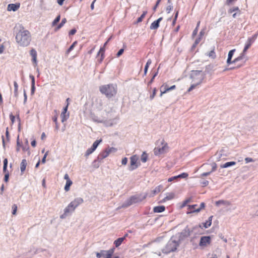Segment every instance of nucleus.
Listing matches in <instances>:
<instances>
[{
    "label": "nucleus",
    "mask_w": 258,
    "mask_h": 258,
    "mask_svg": "<svg viewBox=\"0 0 258 258\" xmlns=\"http://www.w3.org/2000/svg\"><path fill=\"white\" fill-rule=\"evenodd\" d=\"M20 28L16 35V42L21 46H27L31 40L30 33L23 26H21Z\"/></svg>",
    "instance_id": "nucleus-1"
},
{
    "label": "nucleus",
    "mask_w": 258,
    "mask_h": 258,
    "mask_svg": "<svg viewBox=\"0 0 258 258\" xmlns=\"http://www.w3.org/2000/svg\"><path fill=\"white\" fill-rule=\"evenodd\" d=\"M202 227L201 225H196L190 228L188 226H186L181 232L176 234V237L178 240L180 242L184 240L185 238L189 236L191 234H198Z\"/></svg>",
    "instance_id": "nucleus-2"
},
{
    "label": "nucleus",
    "mask_w": 258,
    "mask_h": 258,
    "mask_svg": "<svg viewBox=\"0 0 258 258\" xmlns=\"http://www.w3.org/2000/svg\"><path fill=\"white\" fill-rule=\"evenodd\" d=\"M180 243V242L177 238L176 235L172 236L166 246L162 249V252L167 254L175 251L179 245Z\"/></svg>",
    "instance_id": "nucleus-3"
},
{
    "label": "nucleus",
    "mask_w": 258,
    "mask_h": 258,
    "mask_svg": "<svg viewBox=\"0 0 258 258\" xmlns=\"http://www.w3.org/2000/svg\"><path fill=\"white\" fill-rule=\"evenodd\" d=\"M100 92L110 98L114 96L117 92L116 85L112 84L104 85L99 87Z\"/></svg>",
    "instance_id": "nucleus-4"
},
{
    "label": "nucleus",
    "mask_w": 258,
    "mask_h": 258,
    "mask_svg": "<svg viewBox=\"0 0 258 258\" xmlns=\"http://www.w3.org/2000/svg\"><path fill=\"white\" fill-rule=\"evenodd\" d=\"M146 197L147 194H140L133 196L131 197L129 199L126 200L118 208H127L133 204L138 203L139 202L142 201L145 199H146Z\"/></svg>",
    "instance_id": "nucleus-5"
},
{
    "label": "nucleus",
    "mask_w": 258,
    "mask_h": 258,
    "mask_svg": "<svg viewBox=\"0 0 258 258\" xmlns=\"http://www.w3.org/2000/svg\"><path fill=\"white\" fill-rule=\"evenodd\" d=\"M205 75L202 71L193 70L191 72L190 78L192 80V82L200 85L204 79Z\"/></svg>",
    "instance_id": "nucleus-6"
},
{
    "label": "nucleus",
    "mask_w": 258,
    "mask_h": 258,
    "mask_svg": "<svg viewBox=\"0 0 258 258\" xmlns=\"http://www.w3.org/2000/svg\"><path fill=\"white\" fill-rule=\"evenodd\" d=\"M161 146L155 147L154 149V153L156 156H159L161 154L166 153L168 150L167 143H165L163 140L161 141Z\"/></svg>",
    "instance_id": "nucleus-7"
},
{
    "label": "nucleus",
    "mask_w": 258,
    "mask_h": 258,
    "mask_svg": "<svg viewBox=\"0 0 258 258\" xmlns=\"http://www.w3.org/2000/svg\"><path fill=\"white\" fill-rule=\"evenodd\" d=\"M77 207L70 203L69 205L64 209V213L63 214L60 216V218L64 219L68 216L70 213L73 212Z\"/></svg>",
    "instance_id": "nucleus-8"
},
{
    "label": "nucleus",
    "mask_w": 258,
    "mask_h": 258,
    "mask_svg": "<svg viewBox=\"0 0 258 258\" xmlns=\"http://www.w3.org/2000/svg\"><path fill=\"white\" fill-rule=\"evenodd\" d=\"M138 157L137 155H133L130 158V165L128 167V170L131 171H133L139 167L137 163Z\"/></svg>",
    "instance_id": "nucleus-9"
},
{
    "label": "nucleus",
    "mask_w": 258,
    "mask_h": 258,
    "mask_svg": "<svg viewBox=\"0 0 258 258\" xmlns=\"http://www.w3.org/2000/svg\"><path fill=\"white\" fill-rule=\"evenodd\" d=\"M211 238L210 236H202L199 242V246L201 247L206 246L208 244H210Z\"/></svg>",
    "instance_id": "nucleus-10"
},
{
    "label": "nucleus",
    "mask_w": 258,
    "mask_h": 258,
    "mask_svg": "<svg viewBox=\"0 0 258 258\" xmlns=\"http://www.w3.org/2000/svg\"><path fill=\"white\" fill-rule=\"evenodd\" d=\"M114 250H115L114 247L111 248L108 250H102L99 252L96 253V256L97 258H100L101 256H104L106 258V256H107V254H108L109 251H112V255H113L114 252Z\"/></svg>",
    "instance_id": "nucleus-11"
},
{
    "label": "nucleus",
    "mask_w": 258,
    "mask_h": 258,
    "mask_svg": "<svg viewBox=\"0 0 258 258\" xmlns=\"http://www.w3.org/2000/svg\"><path fill=\"white\" fill-rule=\"evenodd\" d=\"M69 104L68 103L67 105L63 108V111L61 113L60 117L61 118V122H64L66 121L69 117V113L67 114V112Z\"/></svg>",
    "instance_id": "nucleus-12"
},
{
    "label": "nucleus",
    "mask_w": 258,
    "mask_h": 258,
    "mask_svg": "<svg viewBox=\"0 0 258 258\" xmlns=\"http://www.w3.org/2000/svg\"><path fill=\"white\" fill-rule=\"evenodd\" d=\"M109 153H108V151L106 149L105 150L102 151L98 156L97 159L96 160H95L94 161V163H95L97 161H101V160H103V159L105 158L109 155Z\"/></svg>",
    "instance_id": "nucleus-13"
},
{
    "label": "nucleus",
    "mask_w": 258,
    "mask_h": 258,
    "mask_svg": "<svg viewBox=\"0 0 258 258\" xmlns=\"http://www.w3.org/2000/svg\"><path fill=\"white\" fill-rule=\"evenodd\" d=\"M188 175L187 173L183 172V173H182L181 174H179L178 175L172 176L171 177L169 178L168 179V181L171 182V181H172L174 180H176L178 178H185L188 176Z\"/></svg>",
    "instance_id": "nucleus-14"
},
{
    "label": "nucleus",
    "mask_w": 258,
    "mask_h": 258,
    "mask_svg": "<svg viewBox=\"0 0 258 258\" xmlns=\"http://www.w3.org/2000/svg\"><path fill=\"white\" fill-rule=\"evenodd\" d=\"M162 20V18L160 17L156 21H154L150 26V29L151 30H156L159 27V23Z\"/></svg>",
    "instance_id": "nucleus-15"
},
{
    "label": "nucleus",
    "mask_w": 258,
    "mask_h": 258,
    "mask_svg": "<svg viewBox=\"0 0 258 258\" xmlns=\"http://www.w3.org/2000/svg\"><path fill=\"white\" fill-rule=\"evenodd\" d=\"M20 7V4H10L8 6L7 10L9 11H13L14 12L16 11Z\"/></svg>",
    "instance_id": "nucleus-16"
},
{
    "label": "nucleus",
    "mask_w": 258,
    "mask_h": 258,
    "mask_svg": "<svg viewBox=\"0 0 258 258\" xmlns=\"http://www.w3.org/2000/svg\"><path fill=\"white\" fill-rule=\"evenodd\" d=\"M235 51V49H232L229 51L228 54V58L227 59V63L228 64H230L231 63H233L231 59L234 55V52Z\"/></svg>",
    "instance_id": "nucleus-17"
},
{
    "label": "nucleus",
    "mask_w": 258,
    "mask_h": 258,
    "mask_svg": "<svg viewBox=\"0 0 258 258\" xmlns=\"http://www.w3.org/2000/svg\"><path fill=\"white\" fill-rule=\"evenodd\" d=\"M197 205H192L188 206V209L190 210L189 212H187V214H190L194 212H199L201 211V209H196V207H197Z\"/></svg>",
    "instance_id": "nucleus-18"
},
{
    "label": "nucleus",
    "mask_w": 258,
    "mask_h": 258,
    "mask_svg": "<svg viewBox=\"0 0 258 258\" xmlns=\"http://www.w3.org/2000/svg\"><path fill=\"white\" fill-rule=\"evenodd\" d=\"M27 165V160L25 159H23L20 163V170L21 174H23V172L25 170Z\"/></svg>",
    "instance_id": "nucleus-19"
},
{
    "label": "nucleus",
    "mask_w": 258,
    "mask_h": 258,
    "mask_svg": "<svg viewBox=\"0 0 258 258\" xmlns=\"http://www.w3.org/2000/svg\"><path fill=\"white\" fill-rule=\"evenodd\" d=\"M245 52H244V49H243L242 52L240 54V55L239 56H238L237 57H236V58H235L232 61V62L236 63V62H238V61L243 60L244 59H245V60H246V57L245 55Z\"/></svg>",
    "instance_id": "nucleus-20"
},
{
    "label": "nucleus",
    "mask_w": 258,
    "mask_h": 258,
    "mask_svg": "<svg viewBox=\"0 0 258 258\" xmlns=\"http://www.w3.org/2000/svg\"><path fill=\"white\" fill-rule=\"evenodd\" d=\"M165 207L164 206H156L153 209V211L155 213H161L164 211Z\"/></svg>",
    "instance_id": "nucleus-21"
},
{
    "label": "nucleus",
    "mask_w": 258,
    "mask_h": 258,
    "mask_svg": "<svg viewBox=\"0 0 258 258\" xmlns=\"http://www.w3.org/2000/svg\"><path fill=\"white\" fill-rule=\"evenodd\" d=\"M83 202V200L82 198H77L74 201L71 202V203L75 205V206L77 207L79 205H80Z\"/></svg>",
    "instance_id": "nucleus-22"
},
{
    "label": "nucleus",
    "mask_w": 258,
    "mask_h": 258,
    "mask_svg": "<svg viewBox=\"0 0 258 258\" xmlns=\"http://www.w3.org/2000/svg\"><path fill=\"white\" fill-rule=\"evenodd\" d=\"M30 54L32 57V61L37 64V52L34 49H32L30 51Z\"/></svg>",
    "instance_id": "nucleus-23"
},
{
    "label": "nucleus",
    "mask_w": 258,
    "mask_h": 258,
    "mask_svg": "<svg viewBox=\"0 0 258 258\" xmlns=\"http://www.w3.org/2000/svg\"><path fill=\"white\" fill-rule=\"evenodd\" d=\"M54 112L55 113V115L52 117V120L55 123V128L56 131H58L59 129V126L57 122V113L56 110H54Z\"/></svg>",
    "instance_id": "nucleus-24"
},
{
    "label": "nucleus",
    "mask_w": 258,
    "mask_h": 258,
    "mask_svg": "<svg viewBox=\"0 0 258 258\" xmlns=\"http://www.w3.org/2000/svg\"><path fill=\"white\" fill-rule=\"evenodd\" d=\"M162 188V186L161 185L156 187L152 191V194L150 196L153 197L154 195L159 193L161 190Z\"/></svg>",
    "instance_id": "nucleus-25"
},
{
    "label": "nucleus",
    "mask_w": 258,
    "mask_h": 258,
    "mask_svg": "<svg viewBox=\"0 0 258 258\" xmlns=\"http://www.w3.org/2000/svg\"><path fill=\"white\" fill-rule=\"evenodd\" d=\"M197 237L194 236L191 237L190 239V242L192 244L194 248H197L198 246L197 242L196 241Z\"/></svg>",
    "instance_id": "nucleus-26"
},
{
    "label": "nucleus",
    "mask_w": 258,
    "mask_h": 258,
    "mask_svg": "<svg viewBox=\"0 0 258 258\" xmlns=\"http://www.w3.org/2000/svg\"><path fill=\"white\" fill-rule=\"evenodd\" d=\"M229 202L227 201H224V200H219V201H216V203H215V205L216 206H220V205H225V206H228L229 205Z\"/></svg>",
    "instance_id": "nucleus-27"
},
{
    "label": "nucleus",
    "mask_w": 258,
    "mask_h": 258,
    "mask_svg": "<svg viewBox=\"0 0 258 258\" xmlns=\"http://www.w3.org/2000/svg\"><path fill=\"white\" fill-rule=\"evenodd\" d=\"M253 42H253L252 40L248 38L246 42L244 48L243 49L244 52H246Z\"/></svg>",
    "instance_id": "nucleus-28"
},
{
    "label": "nucleus",
    "mask_w": 258,
    "mask_h": 258,
    "mask_svg": "<svg viewBox=\"0 0 258 258\" xmlns=\"http://www.w3.org/2000/svg\"><path fill=\"white\" fill-rule=\"evenodd\" d=\"M236 164V162L234 161H230V162H227L225 163V164L221 165V168H228L229 167H230L231 166L234 165Z\"/></svg>",
    "instance_id": "nucleus-29"
},
{
    "label": "nucleus",
    "mask_w": 258,
    "mask_h": 258,
    "mask_svg": "<svg viewBox=\"0 0 258 258\" xmlns=\"http://www.w3.org/2000/svg\"><path fill=\"white\" fill-rule=\"evenodd\" d=\"M174 194L173 193L168 194L162 201V202H165L167 201L172 200L174 198Z\"/></svg>",
    "instance_id": "nucleus-30"
},
{
    "label": "nucleus",
    "mask_w": 258,
    "mask_h": 258,
    "mask_svg": "<svg viewBox=\"0 0 258 258\" xmlns=\"http://www.w3.org/2000/svg\"><path fill=\"white\" fill-rule=\"evenodd\" d=\"M124 240V237H120L114 241V244H115L116 247H118L121 245L122 241Z\"/></svg>",
    "instance_id": "nucleus-31"
},
{
    "label": "nucleus",
    "mask_w": 258,
    "mask_h": 258,
    "mask_svg": "<svg viewBox=\"0 0 258 258\" xmlns=\"http://www.w3.org/2000/svg\"><path fill=\"white\" fill-rule=\"evenodd\" d=\"M104 51H105V48L104 47H103L100 48L99 52H98V54H97L98 55H99L100 54H101V58H100V60H99V62H101L104 58Z\"/></svg>",
    "instance_id": "nucleus-32"
},
{
    "label": "nucleus",
    "mask_w": 258,
    "mask_h": 258,
    "mask_svg": "<svg viewBox=\"0 0 258 258\" xmlns=\"http://www.w3.org/2000/svg\"><path fill=\"white\" fill-rule=\"evenodd\" d=\"M91 117L92 120L93 121H94V122H98V123H101V122H103L102 119L99 118L97 116H95L94 114H91Z\"/></svg>",
    "instance_id": "nucleus-33"
},
{
    "label": "nucleus",
    "mask_w": 258,
    "mask_h": 258,
    "mask_svg": "<svg viewBox=\"0 0 258 258\" xmlns=\"http://www.w3.org/2000/svg\"><path fill=\"white\" fill-rule=\"evenodd\" d=\"M73 182L71 180H69L66 181V185L64 186V190L66 191H68L70 190V187L71 185L72 184Z\"/></svg>",
    "instance_id": "nucleus-34"
},
{
    "label": "nucleus",
    "mask_w": 258,
    "mask_h": 258,
    "mask_svg": "<svg viewBox=\"0 0 258 258\" xmlns=\"http://www.w3.org/2000/svg\"><path fill=\"white\" fill-rule=\"evenodd\" d=\"M102 142V140H96L93 144L91 148H93L94 150H96V149L98 146L99 144Z\"/></svg>",
    "instance_id": "nucleus-35"
},
{
    "label": "nucleus",
    "mask_w": 258,
    "mask_h": 258,
    "mask_svg": "<svg viewBox=\"0 0 258 258\" xmlns=\"http://www.w3.org/2000/svg\"><path fill=\"white\" fill-rule=\"evenodd\" d=\"M147 159L148 155L145 152H144L141 156V160L143 162L145 163L147 161Z\"/></svg>",
    "instance_id": "nucleus-36"
},
{
    "label": "nucleus",
    "mask_w": 258,
    "mask_h": 258,
    "mask_svg": "<svg viewBox=\"0 0 258 258\" xmlns=\"http://www.w3.org/2000/svg\"><path fill=\"white\" fill-rule=\"evenodd\" d=\"M67 22V19L66 18H63L61 21V22L58 24V25L56 28V30H57L61 28L64 24Z\"/></svg>",
    "instance_id": "nucleus-37"
},
{
    "label": "nucleus",
    "mask_w": 258,
    "mask_h": 258,
    "mask_svg": "<svg viewBox=\"0 0 258 258\" xmlns=\"http://www.w3.org/2000/svg\"><path fill=\"white\" fill-rule=\"evenodd\" d=\"M147 13V11L143 12V13L141 15V16L139 18H138L137 23H138L141 22L142 21L143 19L145 17Z\"/></svg>",
    "instance_id": "nucleus-38"
},
{
    "label": "nucleus",
    "mask_w": 258,
    "mask_h": 258,
    "mask_svg": "<svg viewBox=\"0 0 258 258\" xmlns=\"http://www.w3.org/2000/svg\"><path fill=\"white\" fill-rule=\"evenodd\" d=\"M77 41H75L73 43V44L70 46V47L68 49V50H67V52L66 53L67 54H69L74 48V47L76 46V45L77 44Z\"/></svg>",
    "instance_id": "nucleus-39"
},
{
    "label": "nucleus",
    "mask_w": 258,
    "mask_h": 258,
    "mask_svg": "<svg viewBox=\"0 0 258 258\" xmlns=\"http://www.w3.org/2000/svg\"><path fill=\"white\" fill-rule=\"evenodd\" d=\"M14 95L16 97H17L18 96V85L16 81H15L14 82Z\"/></svg>",
    "instance_id": "nucleus-40"
},
{
    "label": "nucleus",
    "mask_w": 258,
    "mask_h": 258,
    "mask_svg": "<svg viewBox=\"0 0 258 258\" xmlns=\"http://www.w3.org/2000/svg\"><path fill=\"white\" fill-rule=\"evenodd\" d=\"M60 16L58 15L57 16L55 19L53 20V21L52 23V25L53 26L56 25L57 23L60 21Z\"/></svg>",
    "instance_id": "nucleus-41"
},
{
    "label": "nucleus",
    "mask_w": 258,
    "mask_h": 258,
    "mask_svg": "<svg viewBox=\"0 0 258 258\" xmlns=\"http://www.w3.org/2000/svg\"><path fill=\"white\" fill-rule=\"evenodd\" d=\"M95 150L91 147L88 149L85 153V156L87 157L91 154H92Z\"/></svg>",
    "instance_id": "nucleus-42"
},
{
    "label": "nucleus",
    "mask_w": 258,
    "mask_h": 258,
    "mask_svg": "<svg viewBox=\"0 0 258 258\" xmlns=\"http://www.w3.org/2000/svg\"><path fill=\"white\" fill-rule=\"evenodd\" d=\"M211 165L212 166V169L210 171V172H211V173H212L213 172H214L216 170L217 166V164L215 162L212 163L211 164Z\"/></svg>",
    "instance_id": "nucleus-43"
},
{
    "label": "nucleus",
    "mask_w": 258,
    "mask_h": 258,
    "mask_svg": "<svg viewBox=\"0 0 258 258\" xmlns=\"http://www.w3.org/2000/svg\"><path fill=\"white\" fill-rule=\"evenodd\" d=\"M174 88H175V85H173L171 87H170V88H167L164 91L162 92V91H161V94L160 95L162 96V95L163 94V93H165V92H166L167 91H169V90H173L174 89Z\"/></svg>",
    "instance_id": "nucleus-44"
},
{
    "label": "nucleus",
    "mask_w": 258,
    "mask_h": 258,
    "mask_svg": "<svg viewBox=\"0 0 258 258\" xmlns=\"http://www.w3.org/2000/svg\"><path fill=\"white\" fill-rule=\"evenodd\" d=\"M208 55L212 58H214L216 57L215 52H214V50H211L208 54Z\"/></svg>",
    "instance_id": "nucleus-45"
},
{
    "label": "nucleus",
    "mask_w": 258,
    "mask_h": 258,
    "mask_svg": "<svg viewBox=\"0 0 258 258\" xmlns=\"http://www.w3.org/2000/svg\"><path fill=\"white\" fill-rule=\"evenodd\" d=\"M198 85H199V84L195 83L192 84L191 85L190 87L188 88L187 91L188 92H190L191 91V90H192L194 89H195L196 86H197Z\"/></svg>",
    "instance_id": "nucleus-46"
},
{
    "label": "nucleus",
    "mask_w": 258,
    "mask_h": 258,
    "mask_svg": "<svg viewBox=\"0 0 258 258\" xmlns=\"http://www.w3.org/2000/svg\"><path fill=\"white\" fill-rule=\"evenodd\" d=\"M239 11V9L237 7H234L233 8H231L228 10V13L229 14H231L234 12Z\"/></svg>",
    "instance_id": "nucleus-47"
},
{
    "label": "nucleus",
    "mask_w": 258,
    "mask_h": 258,
    "mask_svg": "<svg viewBox=\"0 0 258 258\" xmlns=\"http://www.w3.org/2000/svg\"><path fill=\"white\" fill-rule=\"evenodd\" d=\"M191 200V199L190 198L187 199L186 200H185L182 203V205L181 206V207L183 208L184 207H185L187 203L190 202Z\"/></svg>",
    "instance_id": "nucleus-48"
},
{
    "label": "nucleus",
    "mask_w": 258,
    "mask_h": 258,
    "mask_svg": "<svg viewBox=\"0 0 258 258\" xmlns=\"http://www.w3.org/2000/svg\"><path fill=\"white\" fill-rule=\"evenodd\" d=\"M200 41H201V38L200 37H199L198 38H197L196 39L194 44L192 45V48H194L196 47V46L197 45V44L199 43Z\"/></svg>",
    "instance_id": "nucleus-49"
},
{
    "label": "nucleus",
    "mask_w": 258,
    "mask_h": 258,
    "mask_svg": "<svg viewBox=\"0 0 258 258\" xmlns=\"http://www.w3.org/2000/svg\"><path fill=\"white\" fill-rule=\"evenodd\" d=\"M203 224V227L204 228H207L211 225V222H208V221L207 220L206 222L204 223Z\"/></svg>",
    "instance_id": "nucleus-50"
},
{
    "label": "nucleus",
    "mask_w": 258,
    "mask_h": 258,
    "mask_svg": "<svg viewBox=\"0 0 258 258\" xmlns=\"http://www.w3.org/2000/svg\"><path fill=\"white\" fill-rule=\"evenodd\" d=\"M158 74V71L157 72H156L154 75L153 76V77H152L151 79L150 80V81L148 82V85H150V84H151L152 83V82H153L154 81V78L156 77V76Z\"/></svg>",
    "instance_id": "nucleus-51"
},
{
    "label": "nucleus",
    "mask_w": 258,
    "mask_h": 258,
    "mask_svg": "<svg viewBox=\"0 0 258 258\" xmlns=\"http://www.w3.org/2000/svg\"><path fill=\"white\" fill-rule=\"evenodd\" d=\"M106 149L109 154L111 152H115L116 151V149L113 147H108L106 148Z\"/></svg>",
    "instance_id": "nucleus-52"
},
{
    "label": "nucleus",
    "mask_w": 258,
    "mask_h": 258,
    "mask_svg": "<svg viewBox=\"0 0 258 258\" xmlns=\"http://www.w3.org/2000/svg\"><path fill=\"white\" fill-rule=\"evenodd\" d=\"M17 147L16 148L17 152H19L20 151V146H21L20 143L19 142V136H18L17 137Z\"/></svg>",
    "instance_id": "nucleus-53"
},
{
    "label": "nucleus",
    "mask_w": 258,
    "mask_h": 258,
    "mask_svg": "<svg viewBox=\"0 0 258 258\" xmlns=\"http://www.w3.org/2000/svg\"><path fill=\"white\" fill-rule=\"evenodd\" d=\"M157 90L156 88H154L152 94L150 95V98L151 100H152L154 97H155L156 93Z\"/></svg>",
    "instance_id": "nucleus-54"
},
{
    "label": "nucleus",
    "mask_w": 258,
    "mask_h": 258,
    "mask_svg": "<svg viewBox=\"0 0 258 258\" xmlns=\"http://www.w3.org/2000/svg\"><path fill=\"white\" fill-rule=\"evenodd\" d=\"M172 6H171V4H169V6H168L166 8V11L167 12V13H169L170 12V11L172 10Z\"/></svg>",
    "instance_id": "nucleus-55"
},
{
    "label": "nucleus",
    "mask_w": 258,
    "mask_h": 258,
    "mask_svg": "<svg viewBox=\"0 0 258 258\" xmlns=\"http://www.w3.org/2000/svg\"><path fill=\"white\" fill-rule=\"evenodd\" d=\"M12 214L15 215L17 210V207L16 205H14L12 207Z\"/></svg>",
    "instance_id": "nucleus-56"
},
{
    "label": "nucleus",
    "mask_w": 258,
    "mask_h": 258,
    "mask_svg": "<svg viewBox=\"0 0 258 258\" xmlns=\"http://www.w3.org/2000/svg\"><path fill=\"white\" fill-rule=\"evenodd\" d=\"M29 77L31 79V86H35L34 77L32 75H30Z\"/></svg>",
    "instance_id": "nucleus-57"
},
{
    "label": "nucleus",
    "mask_w": 258,
    "mask_h": 258,
    "mask_svg": "<svg viewBox=\"0 0 258 258\" xmlns=\"http://www.w3.org/2000/svg\"><path fill=\"white\" fill-rule=\"evenodd\" d=\"M123 52H124V49L121 48V49H119L116 54V56L118 57H119L120 55H122V54L123 53Z\"/></svg>",
    "instance_id": "nucleus-58"
},
{
    "label": "nucleus",
    "mask_w": 258,
    "mask_h": 258,
    "mask_svg": "<svg viewBox=\"0 0 258 258\" xmlns=\"http://www.w3.org/2000/svg\"><path fill=\"white\" fill-rule=\"evenodd\" d=\"M10 118L11 120L12 123L13 124L15 120V116L12 113L10 114Z\"/></svg>",
    "instance_id": "nucleus-59"
},
{
    "label": "nucleus",
    "mask_w": 258,
    "mask_h": 258,
    "mask_svg": "<svg viewBox=\"0 0 258 258\" xmlns=\"http://www.w3.org/2000/svg\"><path fill=\"white\" fill-rule=\"evenodd\" d=\"M161 0H157L155 6L153 8V10L154 11H155L156 10L157 8L158 7V5H159L160 2Z\"/></svg>",
    "instance_id": "nucleus-60"
},
{
    "label": "nucleus",
    "mask_w": 258,
    "mask_h": 258,
    "mask_svg": "<svg viewBox=\"0 0 258 258\" xmlns=\"http://www.w3.org/2000/svg\"><path fill=\"white\" fill-rule=\"evenodd\" d=\"M178 12L177 11L175 15V16H174V18L173 20V22H172V25H174L175 23H176V19L177 18V17H178Z\"/></svg>",
    "instance_id": "nucleus-61"
},
{
    "label": "nucleus",
    "mask_w": 258,
    "mask_h": 258,
    "mask_svg": "<svg viewBox=\"0 0 258 258\" xmlns=\"http://www.w3.org/2000/svg\"><path fill=\"white\" fill-rule=\"evenodd\" d=\"M9 172H7L5 174L4 181L5 182H8L9 180Z\"/></svg>",
    "instance_id": "nucleus-62"
},
{
    "label": "nucleus",
    "mask_w": 258,
    "mask_h": 258,
    "mask_svg": "<svg viewBox=\"0 0 258 258\" xmlns=\"http://www.w3.org/2000/svg\"><path fill=\"white\" fill-rule=\"evenodd\" d=\"M127 158L126 157H124L122 159L121 163L123 165H125L127 163Z\"/></svg>",
    "instance_id": "nucleus-63"
},
{
    "label": "nucleus",
    "mask_w": 258,
    "mask_h": 258,
    "mask_svg": "<svg viewBox=\"0 0 258 258\" xmlns=\"http://www.w3.org/2000/svg\"><path fill=\"white\" fill-rule=\"evenodd\" d=\"M76 29H72L70 32H69V35H73L76 33Z\"/></svg>",
    "instance_id": "nucleus-64"
}]
</instances>
